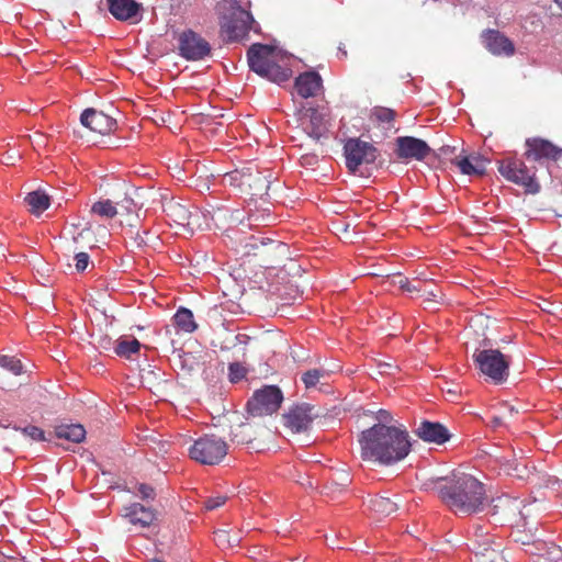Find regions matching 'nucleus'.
<instances>
[{
  "instance_id": "f257e3e1",
  "label": "nucleus",
  "mask_w": 562,
  "mask_h": 562,
  "mask_svg": "<svg viewBox=\"0 0 562 562\" xmlns=\"http://www.w3.org/2000/svg\"><path fill=\"white\" fill-rule=\"evenodd\" d=\"M361 458L382 465L404 460L411 451L409 435L404 427L374 424L359 435Z\"/></svg>"
},
{
  "instance_id": "f03ea898",
  "label": "nucleus",
  "mask_w": 562,
  "mask_h": 562,
  "mask_svg": "<svg viewBox=\"0 0 562 562\" xmlns=\"http://www.w3.org/2000/svg\"><path fill=\"white\" fill-rule=\"evenodd\" d=\"M427 486L457 515H472L483 508L484 485L471 474L458 472L439 476L431 479Z\"/></svg>"
},
{
  "instance_id": "7ed1b4c3",
  "label": "nucleus",
  "mask_w": 562,
  "mask_h": 562,
  "mask_svg": "<svg viewBox=\"0 0 562 562\" xmlns=\"http://www.w3.org/2000/svg\"><path fill=\"white\" fill-rule=\"evenodd\" d=\"M247 59L254 72L274 83L288 81L292 76L291 68L279 64L281 55L273 46L252 44L247 50Z\"/></svg>"
},
{
  "instance_id": "20e7f679",
  "label": "nucleus",
  "mask_w": 562,
  "mask_h": 562,
  "mask_svg": "<svg viewBox=\"0 0 562 562\" xmlns=\"http://www.w3.org/2000/svg\"><path fill=\"white\" fill-rule=\"evenodd\" d=\"M221 8V32L228 41H237L249 32L254 18L236 0H223Z\"/></svg>"
},
{
  "instance_id": "39448f33",
  "label": "nucleus",
  "mask_w": 562,
  "mask_h": 562,
  "mask_svg": "<svg viewBox=\"0 0 562 562\" xmlns=\"http://www.w3.org/2000/svg\"><path fill=\"white\" fill-rule=\"evenodd\" d=\"M227 453V442L213 434L199 437L188 449L190 459L202 465H216Z\"/></svg>"
},
{
  "instance_id": "423d86ee",
  "label": "nucleus",
  "mask_w": 562,
  "mask_h": 562,
  "mask_svg": "<svg viewBox=\"0 0 562 562\" xmlns=\"http://www.w3.org/2000/svg\"><path fill=\"white\" fill-rule=\"evenodd\" d=\"M473 360L480 372L495 384L504 383L509 375V358L497 349L476 350Z\"/></svg>"
},
{
  "instance_id": "0eeeda50",
  "label": "nucleus",
  "mask_w": 562,
  "mask_h": 562,
  "mask_svg": "<svg viewBox=\"0 0 562 562\" xmlns=\"http://www.w3.org/2000/svg\"><path fill=\"white\" fill-rule=\"evenodd\" d=\"M346 167L351 173H357L361 166L374 164L379 150L371 143L360 138H349L344 146Z\"/></svg>"
},
{
  "instance_id": "6e6552de",
  "label": "nucleus",
  "mask_w": 562,
  "mask_h": 562,
  "mask_svg": "<svg viewBox=\"0 0 562 562\" xmlns=\"http://www.w3.org/2000/svg\"><path fill=\"white\" fill-rule=\"evenodd\" d=\"M243 256H259L263 263L270 265L278 256L284 255L286 245L272 239L251 235L239 243Z\"/></svg>"
},
{
  "instance_id": "1a4fd4ad",
  "label": "nucleus",
  "mask_w": 562,
  "mask_h": 562,
  "mask_svg": "<svg viewBox=\"0 0 562 562\" xmlns=\"http://www.w3.org/2000/svg\"><path fill=\"white\" fill-rule=\"evenodd\" d=\"M283 401L281 390L276 385H266L257 390L247 402L248 413L252 416H266L276 413Z\"/></svg>"
},
{
  "instance_id": "9d476101",
  "label": "nucleus",
  "mask_w": 562,
  "mask_h": 562,
  "mask_svg": "<svg viewBox=\"0 0 562 562\" xmlns=\"http://www.w3.org/2000/svg\"><path fill=\"white\" fill-rule=\"evenodd\" d=\"M498 171L508 181L524 187L530 193H537L540 190V184L535 179V171H531L521 160L504 159L499 162Z\"/></svg>"
},
{
  "instance_id": "9b49d317",
  "label": "nucleus",
  "mask_w": 562,
  "mask_h": 562,
  "mask_svg": "<svg viewBox=\"0 0 562 562\" xmlns=\"http://www.w3.org/2000/svg\"><path fill=\"white\" fill-rule=\"evenodd\" d=\"M239 181V187L247 191L251 198L263 199L268 195L270 184L272 183V175H263L257 168H246L241 171H235L232 177Z\"/></svg>"
},
{
  "instance_id": "f8f14e48",
  "label": "nucleus",
  "mask_w": 562,
  "mask_h": 562,
  "mask_svg": "<svg viewBox=\"0 0 562 562\" xmlns=\"http://www.w3.org/2000/svg\"><path fill=\"white\" fill-rule=\"evenodd\" d=\"M178 48L180 56L187 60H201L211 54L209 42L192 30L180 34Z\"/></svg>"
},
{
  "instance_id": "ddd939ff",
  "label": "nucleus",
  "mask_w": 562,
  "mask_h": 562,
  "mask_svg": "<svg viewBox=\"0 0 562 562\" xmlns=\"http://www.w3.org/2000/svg\"><path fill=\"white\" fill-rule=\"evenodd\" d=\"M319 416V409L316 406L303 403L293 406L286 414L283 415L284 425L292 432L307 431L313 420Z\"/></svg>"
},
{
  "instance_id": "4468645a",
  "label": "nucleus",
  "mask_w": 562,
  "mask_h": 562,
  "mask_svg": "<svg viewBox=\"0 0 562 562\" xmlns=\"http://www.w3.org/2000/svg\"><path fill=\"white\" fill-rule=\"evenodd\" d=\"M525 157L528 161L542 162L544 160H558L562 155V149L549 140L542 138H529L526 140Z\"/></svg>"
},
{
  "instance_id": "2eb2a0df",
  "label": "nucleus",
  "mask_w": 562,
  "mask_h": 562,
  "mask_svg": "<svg viewBox=\"0 0 562 562\" xmlns=\"http://www.w3.org/2000/svg\"><path fill=\"white\" fill-rule=\"evenodd\" d=\"M81 124L92 132L106 135L116 130V120L103 111L86 109L80 115Z\"/></svg>"
},
{
  "instance_id": "dca6fc26",
  "label": "nucleus",
  "mask_w": 562,
  "mask_h": 562,
  "mask_svg": "<svg viewBox=\"0 0 562 562\" xmlns=\"http://www.w3.org/2000/svg\"><path fill=\"white\" fill-rule=\"evenodd\" d=\"M428 144L413 136H402L396 138V156L400 159L423 160L430 153Z\"/></svg>"
},
{
  "instance_id": "f3484780",
  "label": "nucleus",
  "mask_w": 562,
  "mask_h": 562,
  "mask_svg": "<svg viewBox=\"0 0 562 562\" xmlns=\"http://www.w3.org/2000/svg\"><path fill=\"white\" fill-rule=\"evenodd\" d=\"M486 49L496 56H513L515 54L514 43L497 30H486L482 34Z\"/></svg>"
},
{
  "instance_id": "a211bd4d",
  "label": "nucleus",
  "mask_w": 562,
  "mask_h": 562,
  "mask_svg": "<svg viewBox=\"0 0 562 562\" xmlns=\"http://www.w3.org/2000/svg\"><path fill=\"white\" fill-rule=\"evenodd\" d=\"M108 3L109 11L115 19L132 24L140 21V4L135 0H108Z\"/></svg>"
},
{
  "instance_id": "6ab92c4d",
  "label": "nucleus",
  "mask_w": 562,
  "mask_h": 562,
  "mask_svg": "<svg viewBox=\"0 0 562 562\" xmlns=\"http://www.w3.org/2000/svg\"><path fill=\"white\" fill-rule=\"evenodd\" d=\"M322 88L323 79L316 71H305L294 80V91L303 99L316 97Z\"/></svg>"
},
{
  "instance_id": "aec40b11",
  "label": "nucleus",
  "mask_w": 562,
  "mask_h": 562,
  "mask_svg": "<svg viewBox=\"0 0 562 562\" xmlns=\"http://www.w3.org/2000/svg\"><path fill=\"white\" fill-rule=\"evenodd\" d=\"M462 175L467 176H482L485 173L486 165L488 162L483 156L477 154L456 156L452 160Z\"/></svg>"
},
{
  "instance_id": "412c9836",
  "label": "nucleus",
  "mask_w": 562,
  "mask_h": 562,
  "mask_svg": "<svg viewBox=\"0 0 562 562\" xmlns=\"http://www.w3.org/2000/svg\"><path fill=\"white\" fill-rule=\"evenodd\" d=\"M122 516L132 525H139L143 528L149 527L157 518L155 509L145 507L139 503H133L123 507Z\"/></svg>"
},
{
  "instance_id": "4be33fe9",
  "label": "nucleus",
  "mask_w": 562,
  "mask_h": 562,
  "mask_svg": "<svg viewBox=\"0 0 562 562\" xmlns=\"http://www.w3.org/2000/svg\"><path fill=\"white\" fill-rule=\"evenodd\" d=\"M415 432L424 441L437 445L445 443L450 439L448 429L440 423L424 420Z\"/></svg>"
},
{
  "instance_id": "5701e85b",
  "label": "nucleus",
  "mask_w": 562,
  "mask_h": 562,
  "mask_svg": "<svg viewBox=\"0 0 562 562\" xmlns=\"http://www.w3.org/2000/svg\"><path fill=\"white\" fill-rule=\"evenodd\" d=\"M260 429L248 422L231 426V441L237 445H250L260 436Z\"/></svg>"
},
{
  "instance_id": "b1692460",
  "label": "nucleus",
  "mask_w": 562,
  "mask_h": 562,
  "mask_svg": "<svg viewBox=\"0 0 562 562\" xmlns=\"http://www.w3.org/2000/svg\"><path fill=\"white\" fill-rule=\"evenodd\" d=\"M491 526L488 524H477L474 526L473 539H472V550L474 553L476 551H486L490 548L495 547L496 544H502L501 542H495V538L490 532Z\"/></svg>"
},
{
  "instance_id": "393cba45",
  "label": "nucleus",
  "mask_w": 562,
  "mask_h": 562,
  "mask_svg": "<svg viewBox=\"0 0 562 562\" xmlns=\"http://www.w3.org/2000/svg\"><path fill=\"white\" fill-rule=\"evenodd\" d=\"M162 210L166 215L176 223L177 225L187 226L190 225L191 213L187 206L172 199L162 204Z\"/></svg>"
},
{
  "instance_id": "a878e982",
  "label": "nucleus",
  "mask_w": 562,
  "mask_h": 562,
  "mask_svg": "<svg viewBox=\"0 0 562 562\" xmlns=\"http://www.w3.org/2000/svg\"><path fill=\"white\" fill-rule=\"evenodd\" d=\"M55 436L71 442L79 443L86 438V429L80 424H61L55 427Z\"/></svg>"
},
{
  "instance_id": "bb28decb",
  "label": "nucleus",
  "mask_w": 562,
  "mask_h": 562,
  "mask_svg": "<svg viewBox=\"0 0 562 562\" xmlns=\"http://www.w3.org/2000/svg\"><path fill=\"white\" fill-rule=\"evenodd\" d=\"M369 507L379 516H390L398 509V504L396 501L384 496H374L369 499Z\"/></svg>"
},
{
  "instance_id": "cd10ccee",
  "label": "nucleus",
  "mask_w": 562,
  "mask_h": 562,
  "mask_svg": "<svg viewBox=\"0 0 562 562\" xmlns=\"http://www.w3.org/2000/svg\"><path fill=\"white\" fill-rule=\"evenodd\" d=\"M306 113L310 116V125L306 126L307 134L318 140L326 133L324 117L315 108H308Z\"/></svg>"
},
{
  "instance_id": "c85d7f7f",
  "label": "nucleus",
  "mask_w": 562,
  "mask_h": 562,
  "mask_svg": "<svg viewBox=\"0 0 562 562\" xmlns=\"http://www.w3.org/2000/svg\"><path fill=\"white\" fill-rule=\"evenodd\" d=\"M328 379L329 371L317 368L305 371L301 376V380L306 390L314 389L318 384L325 385L328 383Z\"/></svg>"
},
{
  "instance_id": "c756f323",
  "label": "nucleus",
  "mask_w": 562,
  "mask_h": 562,
  "mask_svg": "<svg viewBox=\"0 0 562 562\" xmlns=\"http://www.w3.org/2000/svg\"><path fill=\"white\" fill-rule=\"evenodd\" d=\"M140 349V342L135 337H121L115 341L114 352L122 358L131 359Z\"/></svg>"
},
{
  "instance_id": "7c9ffc66",
  "label": "nucleus",
  "mask_w": 562,
  "mask_h": 562,
  "mask_svg": "<svg viewBox=\"0 0 562 562\" xmlns=\"http://www.w3.org/2000/svg\"><path fill=\"white\" fill-rule=\"evenodd\" d=\"M214 541L217 547L228 549L237 547L241 541V537L239 531L220 529L214 532Z\"/></svg>"
},
{
  "instance_id": "2f4dec72",
  "label": "nucleus",
  "mask_w": 562,
  "mask_h": 562,
  "mask_svg": "<svg viewBox=\"0 0 562 562\" xmlns=\"http://www.w3.org/2000/svg\"><path fill=\"white\" fill-rule=\"evenodd\" d=\"M25 202L33 214L40 215L49 207V196L41 191L30 192L25 196Z\"/></svg>"
},
{
  "instance_id": "473e14b6",
  "label": "nucleus",
  "mask_w": 562,
  "mask_h": 562,
  "mask_svg": "<svg viewBox=\"0 0 562 562\" xmlns=\"http://www.w3.org/2000/svg\"><path fill=\"white\" fill-rule=\"evenodd\" d=\"M175 325L184 333H193L196 329L193 313L188 308H180L173 316Z\"/></svg>"
},
{
  "instance_id": "72a5a7b5",
  "label": "nucleus",
  "mask_w": 562,
  "mask_h": 562,
  "mask_svg": "<svg viewBox=\"0 0 562 562\" xmlns=\"http://www.w3.org/2000/svg\"><path fill=\"white\" fill-rule=\"evenodd\" d=\"M475 562H508L503 554V546L496 544L486 551H476Z\"/></svg>"
},
{
  "instance_id": "f704fd0d",
  "label": "nucleus",
  "mask_w": 562,
  "mask_h": 562,
  "mask_svg": "<svg viewBox=\"0 0 562 562\" xmlns=\"http://www.w3.org/2000/svg\"><path fill=\"white\" fill-rule=\"evenodd\" d=\"M90 212L102 218H113L117 214V209L111 200H101L92 204Z\"/></svg>"
},
{
  "instance_id": "c9c22d12",
  "label": "nucleus",
  "mask_w": 562,
  "mask_h": 562,
  "mask_svg": "<svg viewBox=\"0 0 562 562\" xmlns=\"http://www.w3.org/2000/svg\"><path fill=\"white\" fill-rule=\"evenodd\" d=\"M371 116L379 123L390 124L395 120L396 113L390 108L375 106L372 110Z\"/></svg>"
},
{
  "instance_id": "e433bc0d",
  "label": "nucleus",
  "mask_w": 562,
  "mask_h": 562,
  "mask_svg": "<svg viewBox=\"0 0 562 562\" xmlns=\"http://www.w3.org/2000/svg\"><path fill=\"white\" fill-rule=\"evenodd\" d=\"M0 367L11 371L15 375L21 374L22 370H23L21 360L15 357H10V356H1L0 357Z\"/></svg>"
},
{
  "instance_id": "4c0bfd02",
  "label": "nucleus",
  "mask_w": 562,
  "mask_h": 562,
  "mask_svg": "<svg viewBox=\"0 0 562 562\" xmlns=\"http://www.w3.org/2000/svg\"><path fill=\"white\" fill-rule=\"evenodd\" d=\"M509 475L519 480H532L536 476V474L528 469L526 462L521 459L519 462L515 463V468H513V472H509Z\"/></svg>"
},
{
  "instance_id": "58836bf2",
  "label": "nucleus",
  "mask_w": 562,
  "mask_h": 562,
  "mask_svg": "<svg viewBox=\"0 0 562 562\" xmlns=\"http://www.w3.org/2000/svg\"><path fill=\"white\" fill-rule=\"evenodd\" d=\"M13 429L21 431L25 436L30 437L32 440H35V441L46 440L44 430L37 426L30 425V426H26L23 428L14 426Z\"/></svg>"
},
{
  "instance_id": "ea45409f",
  "label": "nucleus",
  "mask_w": 562,
  "mask_h": 562,
  "mask_svg": "<svg viewBox=\"0 0 562 562\" xmlns=\"http://www.w3.org/2000/svg\"><path fill=\"white\" fill-rule=\"evenodd\" d=\"M227 501V497L224 495L210 496L205 498L203 502V506L206 510H214L221 506H223Z\"/></svg>"
},
{
  "instance_id": "a19ab883",
  "label": "nucleus",
  "mask_w": 562,
  "mask_h": 562,
  "mask_svg": "<svg viewBox=\"0 0 562 562\" xmlns=\"http://www.w3.org/2000/svg\"><path fill=\"white\" fill-rule=\"evenodd\" d=\"M142 379L144 382L149 384V387H158L160 384V380L158 374L153 369H144L142 373Z\"/></svg>"
},
{
  "instance_id": "79ce46f5",
  "label": "nucleus",
  "mask_w": 562,
  "mask_h": 562,
  "mask_svg": "<svg viewBox=\"0 0 562 562\" xmlns=\"http://www.w3.org/2000/svg\"><path fill=\"white\" fill-rule=\"evenodd\" d=\"M228 370H229V379L232 382H237V381L241 380L243 378H245V375H246L245 368L236 362L231 363L228 367Z\"/></svg>"
},
{
  "instance_id": "37998d69",
  "label": "nucleus",
  "mask_w": 562,
  "mask_h": 562,
  "mask_svg": "<svg viewBox=\"0 0 562 562\" xmlns=\"http://www.w3.org/2000/svg\"><path fill=\"white\" fill-rule=\"evenodd\" d=\"M89 260H90V257L87 252H83V251L76 252V255H75L76 270L78 272L85 271L87 269V267L89 266Z\"/></svg>"
},
{
  "instance_id": "c03bdc74",
  "label": "nucleus",
  "mask_w": 562,
  "mask_h": 562,
  "mask_svg": "<svg viewBox=\"0 0 562 562\" xmlns=\"http://www.w3.org/2000/svg\"><path fill=\"white\" fill-rule=\"evenodd\" d=\"M340 476L341 477L339 483L333 482L331 485L328 486L331 493L341 492L350 483V477L348 473H341Z\"/></svg>"
},
{
  "instance_id": "a18cd8bd",
  "label": "nucleus",
  "mask_w": 562,
  "mask_h": 562,
  "mask_svg": "<svg viewBox=\"0 0 562 562\" xmlns=\"http://www.w3.org/2000/svg\"><path fill=\"white\" fill-rule=\"evenodd\" d=\"M137 491L143 499H154L156 496L155 488L145 483L138 484Z\"/></svg>"
},
{
  "instance_id": "49530a36",
  "label": "nucleus",
  "mask_w": 562,
  "mask_h": 562,
  "mask_svg": "<svg viewBox=\"0 0 562 562\" xmlns=\"http://www.w3.org/2000/svg\"><path fill=\"white\" fill-rule=\"evenodd\" d=\"M516 462H519V460H517V459H506L504 457H502L499 459V463H501L502 469L508 475H509V472H513V468H515V463Z\"/></svg>"
},
{
  "instance_id": "de8ad7c7",
  "label": "nucleus",
  "mask_w": 562,
  "mask_h": 562,
  "mask_svg": "<svg viewBox=\"0 0 562 562\" xmlns=\"http://www.w3.org/2000/svg\"><path fill=\"white\" fill-rule=\"evenodd\" d=\"M392 415L390 412L385 411V409H380L378 413H376V420L378 423L376 424H384V425H389V423L392 422Z\"/></svg>"
},
{
  "instance_id": "09e8293b",
  "label": "nucleus",
  "mask_w": 562,
  "mask_h": 562,
  "mask_svg": "<svg viewBox=\"0 0 562 562\" xmlns=\"http://www.w3.org/2000/svg\"><path fill=\"white\" fill-rule=\"evenodd\" d=\"M398 286L407 292L418 291V289L415 285H412L411 281L407 278H401L398 280Z\"/></svg>"
},
{
  "instance_id": "8fccbe9b",
  "label": "nucleus",
  "mask_w": 562,
  "mask_h": 562,
  "mask_svg": "<svg viewBox=\"0 0 562 562\" xmlns=\"http://www.w3.org/2000/svg\"><path fill=\"white\" fill-rule=\"evenodd\" d=\"M505 422H506V416L505 415L493 416L492 419H491V425L494 428H498V427H502L503 425H505Z\"/></svg>"
},
{
  "instance_id": "3c124183",
  "label": "nucleus",
  "mask_w": 562,
  "mask_h": 562,
  "mask_svg": "<svg viewBox=\"0 0 562 562\" xmlns=\"http://www.w3.org/2000/svg\"><path fill=\"white\" fill-rule=\"evenodd\" d=\"M87 229H82L80 233H78L77 236H74L72 238V245H68V250L69 251H72V252H76L78 250V247H77V244L79 241V238H82L83 237V233L86 232Z\"/></svg>"
},
{
  "instance_id": "603ef678",
  "label": "nucleus",
  "mask_w": 562,
  "mask_h": 562,
  "mask_svg": "<svg viewBox=\"0 0 562 562\" xmlns=\"http://www.w3.org/2000/svg\"><path fill=\"white\" fill-rule=\"evenodd\" d=\"M516 413L517 411L513 406H508L506 407V413L504 415L506 416L507 419L508 417H513Z\"/></svg>"
},
{
  "instance_id": "864d4df0",
  "label": "nucleus",
  "mask_w": 562,
  "mask_h": 562,
  "mask_svg": "<svg viewBox=\"0 0 562 562\" xmlns=\"http://www.w3.org/2000/svg\"><path fill=\"white\" fill-rule=\"evenodd\" d=\"M245 338H247V336H246V335H236V336H235V339H236V340H239V341H241V339H245Z\"/></svg>"
},
{
  "instance_id": "5fc2aeb1",
  "label": "nucleus",
  "mask_w": 562,
  "mask_h": 562,
  "mask_svg": "<svg viewBox=\"0 0 562 562\" xmlns=\"http://www.w3.org/2000/svg\"><path fill=\"white\" fill-rule=\"evenodd\" d=\"M555 2L562 9V0H555Z\"/></svg>"
},
{
  "instance_id": "6e6d98bb",
  "label": "nucleus",
  "mask_w": 562,
  "mask_h": 562,
  "mask_svg": "<svg viewBox=\"0 0 562 562\" xmlns=\"http://www.w3.org/2000/svg\"><path fill=\"white\" fill-rule=\"evenodd\" d=\"M149 562H164V561L158 560V559H153V560H151V561H149Z\"/></svg>"
},
{
  "instance_id": "4d7b16f0",
  "label": "nucleus",
  "mask_w": 562,
  "mask_h": 562,
  "mask_svg": "<svg viewBox=\"0 0 562 562\" xmlns=\"http://www.w3.org/2000/svg\"><path fill=\"white\" fill-rule=\"evenodd\" d=\"M103 341H104V342H106V344H110V340H109V339H106V338H105V339H103Z\"/></svg>"
}]
</instances>
